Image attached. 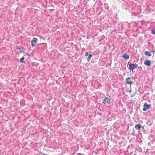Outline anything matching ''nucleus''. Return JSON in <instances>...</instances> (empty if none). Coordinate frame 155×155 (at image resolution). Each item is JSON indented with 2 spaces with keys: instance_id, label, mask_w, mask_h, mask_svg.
Returning <instances> with one entry per match:
<instances>
[{
  "instance_id": "obj_1",
  "label": "nucleus",
  "mask_w": 155,
  "mask_h": 155,
  "mask_svg": "<svg viewBox=\"0 0 155 155\" xmlns=\"http://www.w3.org/2000/svg\"><path fill=\"white\" fill-rule=\"evenodd\" d=\"M111 100L110 97V96H108L107 97H105L104 99L103 103L104 104H109L110 101Z\"/></svg>"
},
{
  "instance_id": "obj_2",
  "label": "nucleus",
  "mask_w": 155,
  "mask_h": 155,
  "mask_svg": "<svg viewBox=\"0 0 155 155\" xmlns=\"http://www.w3.org/2000/svg\"><path fill=\"white\" fill-rule=\"evenodd\" d=\"M138 67V65L137 64H131L129 65L128 68L130 70L132 71L134 69Z\"/></svg>"
},
{
  "instance_id": "obj_3",
  "label": "nucleus",
  "mask_w": 155,
  "mask_h": 155,
  "mask_svg": "<svg viewBox=\"0 0 155 155\" xmlns=\"http://www.w3.org/2000/svg\"><path fill=\"white\" fill-rule=\"evenodd\" d=\"M38 41V40L37 38L34 37L33 39L31 41V46L32 47L35 46V44H36Z\"/></svg>"
},
{
  "instance_id": "obj_4",
  "label": "nucleus",
  "mask_w": 155,
  "mask_h": 155,
  "mask_svg": "<svg viewBox=\"0 0 155 155\" xmlns=\"http://www.w3.org/2000/svg\"><path fill=\"white\" fill-rule=\"evenodd\" d=\"M143 106L145 107L143 109V110L144 111H146L150 107V104H148L147 103H145Z\"/></svg>"
},
{
  "instance_id": "obj_5",
  "label": "nucleus",
  "mask_w": 155,
  "mask_h": 155,
  "mask_svg": "<svg viewBox=\"0 0 155 155\" xmlns=\"http://www.w3.org/2000/svg\"><path fill=\"white\" fill-rule=\"evenodd\" d=\"M126 84L131 85L133 84V81L131 80V78L130 77L127 78L126 79Z\"/></svg>"
},
{
  "instance_id": "obj_6",
  "label": "nucleus",
  "mask_w": 155,
  "mask_h": 155,
  "mask_svg": "<svg viewBox=\"0 0 155 155\" xmlns=\"http://www.w3.org/2000/svg\"><path fill=\"white\" fill-rule=\"evenodd\" d=\"M141 125L140 124H137L135 126V128L137 130H140V128L141 127Z\"/></svg>"
},
{
  "instance_id": "obj_7",
  "label": "nucleus",
  "mask_w": 155,
  "mask_h": 155,
  "mask_svg": "<svg viewBox=\"0 0 155 155\" xmlns=\"http://www.w3.org/2000/svg\"><path fill=\"white\" fill-rule=\"evenodd\" d=\"M144 64L147 66H150L151 64V61L150 60H147L145 61Z\"/></svg>"
},
{
  "instance_id": "obj_8",
  "label": "nucleus",
  "mask_w": 155,
  "mask_h": 155,
  "mask_svg": "<svg viewBox=\"0 0 155 155\" xmlns=\"http://www.w3.org/2000/svg\"><path fill=\"white\" fill-rule=\"evenodd\" d=\"M144 54L145 55L150 56H151V53L149 51H146L145 52Z\"/></svg>"
},
{
  "instance_id": "obj_9",
  "label": "nucleus",
  "mask_w": 155,
  "mask_h": 155,
  "mask_svg": "<svg viewBox=\"0 0 155 155\" xmlns=\"http://www.w3.org/2000/svg\"><path fill=\"white\" fill-rule=\"evenodd\" d=\"M129 56L126 54H124L123 56V57L124 59H128L129 58Z\"/></svg>"
},
{
  "instance_id": "obj_10",
  "label": "nucleus",
  "mask_w": 155,
  "mask_h": 155,
  "mask_svg": "<svg viewBox=\"0 0 155 155\" xmlns=\"http://www.w3.org/2000/svg\"><path fill=\"white\" fill-rule=\"evenodd\" d=\"M20 62L21 63H25V61H24V57H23L21 58Z\"/></svg>"
},
{
  "instance_id": "obj_11",
  "label": "nucleus",
  "mask_w": 155,
  "mask_h": 155,
  "mask_svg": "<svg viewBox=\"0 0 155 155\" xmlns=\"http://www.w3.org/2000/svg\"><path fill=\"white\" fill-rule=\"evenodd\" d=\"M91 57H92V55L91 54H90L88 57L87 60L88 61H89L90 60V58H91Z\"/></svg>"
},
{
  "instance_id": "obj_12",
  "label": "nucleus",
  "mask_w": 155,
  "mask_h": 155,
  "mask_svg": "<svg viewBox=\"0 0 155 155\" xmlns=\"http://www.w3.org/2000/svg\"><path fill=\"white\" fill-rule=\"evenodd\" d=\"M152 34H153L154 35L155 34V32L154 31V30H152Z\"/></svg>"
},
{
  "instance_id": "obj_13",
  "label": "nucleus",
  "mask_w": 155,
  "mask_h": 155,
  "mask_svg": "<svg viewBox=\"0 0 155 155\" xmlns=\"http://www.w3.org/2000/svg\"><path fill=\"white\" fill-rule=\"evenodd\" d=\"M88 55V52H86L85 53V56H87Z\"/></svg>"
},
{
  "instance_id": "obj_14",
  "label": "nucleus",
  "mask_w": 155,
  "mask_h": 155,
  "mask_svg": "<svg viewBox=\"0 0 155 155\" xmlns=\"http://www.w3.org/2000/svg\"><path fill=\"white\" fill-rule=\"evenodd\" d=\"M134 155H136V154H135Z\"/></svg>"
}]
</instances>
